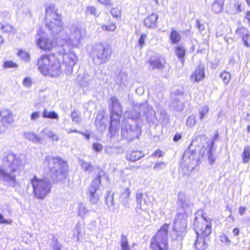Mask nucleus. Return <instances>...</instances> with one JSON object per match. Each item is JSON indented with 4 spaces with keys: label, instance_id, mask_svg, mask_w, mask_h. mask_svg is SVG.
<instances>
[{
    "label": "nucleus",
    "instance_id": "1",
    "mask_svg": "<svg viewBox=\"0 0 250 250\" xmlns=\"http://www.w3.org/2000/svg\"><path fill=\"white\" fill-rule=\"evenodd\" d=\"M46 23L49 33L58 40L64 41L74 48L82 45L83 40L86 36V30L80 25H72L69 28H64L60 15L55 9L54 4L46 6Z\"/></svg>",
    "mask_w": 250,
    "mask_h": 250
},
{
    "label": "nucleus",
    "instance_id": "2",
    "mask_svg": "<svg viewBox=\"0 0 250 250\" xmlns=\"http://www.w3.org/2000/svg\"><path fill=\"white\" fill-rule=\"evenodd\" d=\"M179 213L176 215L173 229L182 234L187 227L186 218L192 212L193 204L189 199L182 192L178 194L177 202Z\"/></svg>",
    "mask_w": 250,
    "mask_h": 250
},
{
    "label": "nucleus",
    "instance_id": "3",
    "mask_svg": "<svg viewBox=\"0 0 250 250\" xmlns=\"http://www.w3.org/2000/svg\"><path fill=\"white\" fill-rule=\"evenodd\" d=\"M37 66L44 76L57 77L62 73L60 62L54 54L42 55L38 60Z\"/></svg>",
    "mask_w": 250,
    "mask_h": 250
},
{
    "label": "nucleus",
    "instance_id": "4",
    "mask_svg": "<svg viewBox=\"0 0 250 250\" xmlns=\"http://www.w3.org/2000/svg\"><path fill=\"white\" fill-rule=\"evenodd\" d=\"M44 165L51 171L52 179L61 181L65 178L68 167L66 162L61 158L48 156Z\"/></svg>",
    "mask_w": 250,
    "mask_h": 250
},
{
    "label": "nucleus",
    "instance_id": "5",
    "mask_svg": "<svg viewBox=\"0 0 250 250\" xmlns=\"http://www.w3.org/2000/svg\"><path fill=\"white\" fill-rule=\"evenodd\" d=\"M34 197L38 200H43L49 194L52 188L51 181L46 178L40 179L34 176L30 180Z\"/></svg>",
    "mask_w": 250,
    "mask_h": 250
},
{
    "label": "nucleus",
    "instance_id": "6",
    "mask_svg": "<svg viewBox=\"0 0 250 250\" xmlns=\"http://www.w3.org/2000/svg\"><path fill=\"white\" fill-rule=\"evenodd\" d=\"M112 109L111 111V119L109 126L110 138L117 136L119 130L120 117L122 114V106L118 99L115 97L110 99Z\"/></svg>",
    "mask_w": 250,
    "mask_h": 250
},
{
    "label": "nucleus",
    "instance_id": "7",
    "mask_svg": "<svg viewBox=\"0 0 250 250\" xmlns=\"http://www.w3.org/2000/svg\"><path fill=\"white\" fill-rule=\"evenodd\" d=\"M26 164V159L24 155H20L16 156L13 167L12 170L4 167L0 165V180L10 182L11 183H16V175L15 172L20 167H23Z\"/></svg>",
    "mask_w": 250,
    "mask_h": 250
},
{
    "label": "nucleus",
    "instance_id": "8",
    "mask_svg": "<svg viewBox=\"0 0 250 250\" xmlns=\"http://www.w3.org/2000/svg\"><path fill=\"white\" fill-rule=\"evenodd\" d=\"M169 225H163L152 239L150 246L153 250H167V232Z\"/></svg>",
    "mask_w": 250,
    "mask_h": 250
},
{
    "label": "nucleus",
    "instance_id": "9",
    "mask_svg": "<svg viewBox=\"0 0 250 250\" xmlns=\"http://www.w3.org/2000/svg\"><path fill=\"white\" fill-rule=\"evenodd\" d=\"M196 142L200 143V144L198 145V149L199 150V153L202 156L207 155L210 164H213L215 161V159L212 156L214 141L204 135L197 136L195 140L192 141V144H194Z\"/></svg>",
    "mask_w": 250,
    "mask_h": 250
},
{
    "label": "nucleus",
    "instance_id": "10",
    "mask_svg": "<svg viewBox=\"0 0 250 250\" xmlns=\"http://www.w3.org/2000/svg\"><path fill=\"white\" fill-rule=\"evenodd\" d=\"M71 45L64 42L59 50L60 54L63 56V64L66 67V71L71 74L73 71V66L77 63L78 58L74 52L70 49ZM71 47H72L71 46Z\"/></svg>",
    "mask_w": 250,
    "mask_h": 250
},
{
    "label": "nucleus",
    "instance_id": "11",
    "mask_svg": "<svg viewBox=\"0 0 250 250\" xmlns=\"http://www.w3.org/2000/svg\"><path fill=\"white\" fill-rule=\"evenodd\" d=\"M111 50L107 46L98 44L93 46L91 55L94 62L97 64L105 63L109 59Z\"/></svg>",
    "mask_w": 250,
    "mask_h": 250
},
{
    "label": "nucleus",
    "instance_id": "12",
    "mask_svg": "<svg viewBox=\"0 0 250 250\" xmlns=\"http://www.w3.org/2000/svg\"><path fill=\"white\" fill-rule=\"evenodd\" d=\"M193 225L196 235L209 237L211 233V222L209 218L203 215L199 220L196 217Z\"/></svg>",
    "mask_w": 250,
    "mask_h": 250
},
{
    "label": "nucleus",
    "instance_id": "13",
    "mask_svg": "<svg viewBox=\"0 0 250 250\" xmlns=\"http://www.w3.org/2000/svg\"><path fill=\"white\" fill-rule=\"evenodd\" d=\"M152 110V108L149 107L146 103L136 104L134 105L132 109L125 111L124 116V120H126L129 123L130 120L136 122L139 119L141 113L146 114L147 112Z\"/></svg>",
    "mask_w": 250,
    "mask_h": 250
},
{
    "label": "nucleus",
    "instance_id": "14",
    "mask_svg": "<svg viewBox=\"0 0 250 250\" xmlns=\"http://www.w3.org/2000/svg\"><path fill=\"white\" fill-rule=\"evenodd\" d=\"M141 134V128L138 125H131L126 120H123L121 126L122 137L129 141L138 138Z\"/></svg>",
    "mask_w": 250,
    "mask_h": 250
},
{
    "label": "nucleus",
    "instance_id": "15",
    "mask_svg": "<svg viewBox=\"0 0 250 250\" xmlns=\"http://www.w3.org/2000/svg\"><path fill=\"white\" fill-rule=\"evenodd\" d=\"M199 164V159L196 152L186 150L182 157V166L187 167L188 171H192Z\"/></svg>",
    "mask_w": 250,
    "mask_h": 250
},
{
    "label": "nucleus",
    "instance_id": "16",
    "mask_svg": "<svg viewBox=\"0 0 250 250\" xmlns=\"http://www.w3.org/2000/svg\"><path fill=\"white\" fill-rule=\"evenodd\" d=\"M36 44L42 50L50 51L54 47L55 42L49 40L47 34L41 29L36 36Z\"/></svg>",
    "mask_w": 250,
    "mask_h": 250
},
{
    "label": "nucleus",
    "instance_id": "17",
    "mask_svg": "<svg viewBox=\"0 0 250 250\" xmlns=\"http://www.w3.org/2000/svg\"><path fill=\"white\" fill-rule=\"evenodd\" d=\"M100 184L101 176L98 175L93 179L91 184L88 188L87 194L90 202L93 204H97L99 200L100 196L97 193V190L99 188Z\"/></svg>",
    "mask_w": 250,
    "mask_h": 250
},
{
    "label": "nucleus",
    "instance_id": "18",
    "mask_svg": "<svg viewBox=\"0 0 250 250\" xmlns=\"http://www.w3.org/2000/svg\"><path fill=\"white\" fill-rule=\"evenodd\" d=\"M14 121V114L10 109L5 107L0 110V122L3 127L8 128Z\"/></svg>",
    "mask_w": 250,
    "mask_h": 250
},
{
    "label": "nucleus",
    "instance_id": "19",
    "mask_svg": "<svg viewBox=\"0 0 250 250\" xmlns=\"http://www.w3.org/2000/svg\"><path fill=\"white\" fill-rule=\"evenodd\" d=\"M137 206L135 208L137 213L140 214L146 209L147 204L143 193H137L136 195Z\"/></svg>",
    "mask_w": 250,
    "mask_h": 250
},
{
    "label": "nucleus",
    "instance_id": "20",
    "mask_svg": "<svg viewBox=\"0 0 250 250\" xmlns=\"http://www.w3.org/2000/svg\"><path fill=\"white\" fill-rule=\"evenodd\" d=\"M165 62V59L158 55L151 56L149 60L150 64L153 69H162Z\"/></svg>",
    "mask_w": 250,
    "mask_h": 250
},
{
    "label": "nucleus",
    "instance_id": "21",
    "mask_svg": "<svg viewBox=\"0 0 250 250\" xmlns=\"http://www.w3.org/2000/svg\"><path fill=\"white\" fill-rule=\"evenodd\" d=\"M197 239L194 242V246L198 250H204L208 247V243L209 241V237H203L196 235Z\"/></svg>",
    "mask_w": 250,
    "mask_h": 250
},
{
    "label": "nucleus",
    "instance_id": "22",
    "mask_svg": "<svg viewBox=\"0 0 250 250\" xmlns=\"http://www.w3.org/2000/svg\"><path fill=\"white\" fill-rule=\"evenodd\" d=\"M236 34L241 37L242 41L246 46H250V36L249 31L247 28L240 27L237 29Z\"/></svg>",
    "mask_w": 250,
    "mask_h": 250
},
{
    "label": "nucleus",
    "instance_id": "23",
    "mask_svg": "<svg viewBox=\"0 0 250 250\" xmlns=\"http://www.w3.org/2000/svg\"><path fill=\"white\" fill-rule=\"evenodd\" d=\"M204 69V66L201 64L199 65L197 69L195 70V71L191 75V80L196 82H199L201 81H202L205 76Z\"/></svg>",
    "mask_w": 250,
    "mask_h": 250
},
{
    "label": "nucleus",
    "instance_id": "24",
    "mask_svg": "<svg viewBox=\"0 0 250 250\" xmlns=\"http://www.w3.org/2000/svg\"><path fill=\"white\" fill-rule=\"evenodd\" d=\"M130 194L131 191L129 188H126L124 189L120 195V202L125 208L128 207L129 205V200Z\"/></svg>",
    "mask_w": 250,
    "mask_h": 250
},
{
    "label": "nucleus",
    "instance_id": "25",
    "mask_svg": "<svg viewBox=\"0 0 250 250\" xmlns=\"http://www.w3.org/2000/svg\"><path fill=\"white\" fill-rule=\"evenodd\" d=\"M116 83L119 84L122 88L127 87L129 85L127 75L125 73H121L116 79Z\"/></svg>",
    "mask_w": 250,
    "mask_h": 250
},
{
    "label": "nucleus",
    "instance_id": "26",
    "mask_svg": "<svg viewBox=\"0 0 250 250\" xmlns=\"http://www.w3.org/2000/svg\"><path fill=\"white\" fill-rule=\"evenodd\" d=\"M158 18V16L157 14L152 13L144 20V23L148 28H155L156 26Z\"/></svg>",
    "mask_w": 250,
    "mask_h": 250
},
{
    "label": "nucleus",
    "instance_id": "27",
    "mask_svg": "<svg viewBox=\"0 0 250 250\" xmlns=\"http://www.w3.org/2000/svg\"><path fill=\"white\" fill-rule=\"evenodd\" d=\"M144 156L141 151L133 150L127 152L126 158L131 162H135Z\"/></svg>",
    "mask_w": 250,
    "mask_h": 250
},
{
    "label": "nucleus",
    "instance_id": "28",
    "mask_svg": "<svg viewBox=\"0 0 250 250\" xmlns=\"http://www.w3.org/2000/svg\"><path fill=\"white\" fill-rule=\"evenodd\" d=\"M113 195V193L111 192H108L106 193V197H105V203L108 208L111 210H114L115 208Z\"/></svg>",
    "mask_w": 250,
    "mask_h": 250
},
{
    "label": "nucleus",
    "instance_id": "29",
    "mask_svg": "<svg viewBox=\"0 0 250 250\" xmlns=\"http://www.w3.org/2000/svg\"><path fill=\"white\" fill-rule=\"evenodd\" d=\"M24 138L32 142L37 144L40 142L41 138L33 132H26L24 134Z\"/></svg>",
    "mask_w": 250,
    "mask_h": 250
},
{
    "label": "nucleus",
    "instance_id": "30",
    "mask_svg": "<svg viewBox=\"0 0 250 250\" xmlns=\"http://www.w3.org/2000/svg\"><path fill=\"white\" fill-rule=\"evenodd\" d=\"M42 133L48 138L51 139L53 141H58L59 139L58 136L48 127L44 128L42 131Z\"/></svg>",
    "mask_w": 250,
    "mask_h": 250
},
{
    "label": "nucleus",
    "instance_id": "31",
    "mask_svg": "<svg viewBox=\"0 0 250 250\" xmlns=\"http://www.w3.org/2000/svg\"><path fill=\"white\" fill-rule=\"evenodd\" d=\"M103 117L102 115H98L95 122L97 129L100 131L104 130L106 127V125L103 121Z\"/></svg>",
    "mask_w": 250,
    "mask_h": 250
},
{
    "label": "nucleus",
    "instance_id": "32",
    "mask_svg": "<svg viewBox=\"0 0 250 250\" xmlns=\"http://www.w3.org/2000/svg\"><path fill=\"white\" fill-rule=\"evenodd\" d=\"M224 0H215L212 4V10L216 13L221 12L224 5Z\"/></svg>",
    "mask_w": 250,
    "mask_h": 250
},
{
    "label": "nucleus",
    "instance_id": "33",
    "mask_svg": "<svg viewBox=\"0 0 250 250\" xmlns=\"http://www.w3.org/2000/svg\"><path fill=\"white\" fill-rule=\"evenodd\" d=\"M79 164L81 168L85 172L90 173L93 170V167L89 162H87L83 160H80Z\"/></svg>",
    "mask_w": 250,
    "mask_h": 250
},
{
    "label": "nucleus",
    "instance_id": "34",
    "mask_svg": "<svg viewBox=\"0 0 250 250\" xmlns=\"http://www.w3.org/2000/svg\"><path fill=\"white\" fill-rule=\"evenodd\" d=\"M42 117L43 118L58 120L59 118V116L58 114L54 111H52L48 110L47 109H44L42 113Z\"/></svg>",
    "mask_w": 250,
    "mask_h": 250
},
{
    "label": "nucleus",
    "instance_id": "35",
    "mask_svg": "<svg viewBox=\"0 0 250 250\" xmlns=\"http://www.w3.org/2000/svg\"><path fill=\"white\" fill-rule=\"evenodd\" d=\"M243 162L244 163H248L250 160V146H246L244 147L243 152L242 154Z\"/></svg>",
    "mask_w": 250,
    "mask_h": 250
},
{
    "label": "nucleus",
    "instance_id": "36",
    "mask_svg": "<svg viewBox=\"0 0 250 250\" xmlns=\"http://www.w3.org/2000/svg\"><path fill=\"white\" fill-rule=\"evenodd\" d=\"M17 55L23 61L25 62L30 61V55L26 51L22 49H19Z\"/></svg>",
    "mask_w": 250,
    "mask_h": 250
},
{
    "label": "nucleus",
    "instance_id": "37",
    "mask_svg": "<svg viewBox=\"0 0 250 250\" xmlns=\"http://www.w3.org/2000/svg\"><path fill=\"white\" fill-rule=\"evenodd\" d=\"M170 39L172 44H176L180 41L181 36L177 31L173 30L170 33Z\"/></svg>",
    "mask_w": 250,
    "mask_h": 250
},
{
    "label": "nucleus",
    "instance_id": "38",
    "mask_svg": "<svg viewBox=\"0 0 250 250\" xmlns=\"http://www.w3.org/2000/svg\"><path fill=\"white\" fill-rule=\"evenodd\" d=\"M186 52L185 48L181 46H178L176 48L175 53L177 57L181 59V62L183 63V58L185 56Z\"/></svg>",
    "mask_w": 250,
    "mask_h": 250
},
{
    "label": "nucleus",
    "instance_id": "39",
    "mask_svg": "<svg viewBox=\"0 0 250 250\" xmlns=\"http://www.w3.org/2000/svg\"><path fill=\"white\" fill-rule=\"evenodd\" d=\"M220 77L222 80L224 84L227 85L229 83L231 76L230 73L225 71L220 74Z\"/></svg>",
    "mask_w": 250,
    "mask_h": 250
},
{
    "label": "nucleus",
    "instance_id": "40",
    "mask_svg": "<svg viewBox=\"0 0 250 250\" xmlns=\"http://www.w3.org/2000/svg\"><path fill=\"white\" fill-rule=\"evenodd\" d=\"M16 156L11 152H7L6 154V161L9 164H11V165L9 167V171H11L12 170V167H13L14 163L16 159Z\"/></svg>",
    "mask_w": 250,
    "mask_h": 250
},
{
    "label": "nucleus",
    "instance_id": "41",
    "mask_svg": "<svg viewBox=\"0 0 250 250\" xmlns=\"http://www.w3.org/2000/svg\"><path fill=\"white\" fill-rule=\"evenodd\" d=\"M0 29L4 32L14 33L15 31L13 27L8 23L2 24L0 22Z\"/></svg>",
    "mask_w": 250,
    "mask_h": 250
},
{
    "label": "nucleus",
    "instance_id": "42",
    "mask_svg": "<svg viewBox=\"0 0 250 250\" xmlns=\"http://www.w3.org/2000/svg\"><path fill=\"white\" fill-rule=\"evenodd\" d=\"M88 212V209L82 203L79 204L78 212L80 216L84 217L85 215Z\"/></svg>",
    "mask_w": 250,
    "mask_h": 250
},
{
    "label": "nucleus",
    "instance_id": "43",
    "mask_svg": "<svg viewBox=\"0 0 250 250\" xmlns=\"http://www.w3.org/2000/svg\"><path fill=\"white\" fill-rule=\"evenodd\" d=\"M121 246L122 250H130L127 238L124 235L121 236Z\"/></svg>",
    "mask_w": 250,
    "mask_h": 250
},
{
    "label": "nucleus",
    "instance_id": "44",
    "mask_svg": "<svg viewBox=\"0 0 250 250\" xmlns=\"http://www.w3.org/2000/svg\"><path fill=\"white\" fill-rule=\"evenodd\" d=\"M72 120L77 124H80L81 122V119L80 116V113L76 110H74L71 114Z\"/></svg>",
    "mask_w": 250,
    "mask_h": 250
},
{
    "label": "nucleus",
    "instance_id": "45",
    "mask_svg": "<svg viewBox=\"0 0 250 250\" xmlns=\"http://www.w3.org/2000/svg\"><path fill=\"white\" fill-rule=\"evenodd\" d=\"M209 110V108L207 105L202 106L199 111V118L200 120H202L205 116L207 114Z\"/></svg>",
    "mask_w": 250,
    "mask_h": 250
},
{
    "label": "nucleus",
    "instance_id": "46",
    "mask_svg": "<svg viewBox=\"0 0 250 250\" xmlns=\"http://www.w3.org/2000/svg\"><path fill=\"white\" fill-rule=\"evenodd\" d=\"M2 67L4 69L13 68L17 67L18 65L12 61H7L3 62Z\"/></svg>",
    "mask_w": 250,
    "mask_h": 250
},
{
    "label": "nucleus",
    "instance_id": "47",
    "mask_svg": "<svg viewBox=\"0 0 250 250\" xmlns=\"http://www.w3.org/2000/svg\"><path fill=\"white\" fill-rule=\"evenodd\" d=\"M167 166V163L163 162H157L155 163L154 169L157 171H160L164 169Z\"/></svg>",
    "mask_w": 250,
    "mask_h": 250
},
{
    "label": "nucleus",
    "instance_id": "48",
    "mask_svg": "<svg viewBox=\"0 0 250 250\" xmlns=\"http://www.w3.org/2000/svg\"><path fill=\"white\" fill-rule=\"evenodd\" d=\"M22 237L23 241H24L25 243L28 244L32 241L33 239V235L30 233L24 232L23 233Z\"/></svg>",
    "mask_w": 250,
    "mask_h": 250
},
{
    "label": "nucleus",
    "instance_id": "49",
    "mask_svg": "<svg viewBox=\"0 0 250 250\" xmlns=\"http://www.w3.org/2000/svg\"><path fill=\"white\" fill-rule=\"evenodd\" d=\"M196 124V119L194 115L189 116L187 120V125L190 127H192Z\"/></svg>",
    "mask_w": 250,
    "mask_h": 250
},
{
    "label": "nucleus",
    "instance_id": "50",
    "mask_svg": "<svg viewBox=\"0 0 250 250\" xmlns=\"http://www.w3.org/2000/svg\"><path fill=\"white\" fill-rule=\"evenodd\" d=\"M92 148L95 152L98 153L102 151L103 149V146L100 143H95L92 144Z\"/></svg>",
    "mask_w": 250,
    "mask_h": 250
},
{
    "label": "nucleus",
    "instance_id": "51",
    "mask_svg": "<svg viewBox=\"0 0 250 250\" xmlns=\"http://www.w3.org/2000/svg\"><path fill=\"white\" fill-rule=\"evenodd\" d=\"M116 28V25L114 23H111L106 25H103L102 29L104 31H114Z\"/></svg>",
    "mask_w": 250,
    "mask_h": 250
},
{
    "label": "nucleus",
    "instance_id": "52",
    "mask_svg": "<svg viewBox=\"0 0 250 250\" xmlns=\"http://www.w3.org/2000/svg\"><path fill=\"white\" fill-rule=\"evenodd\" d=\"M12 222V220L11 219H5L3 216L0 214V224H11Z\"/></svg>",
    "mask_w": 250,
    "mask_h": 250
},
{
    "label": "nucleus",
    "instance_id": "53",
    "mask_svg": "<svg viewBox=\"0 0 250 250\" xmlns=\"http://www.w3.org/2000/svg\"><path fill=\"white\" fill-rule=\"evenodd\" d=\"M111 14L114 17H118L120 15V10L116 8H113L111 10Z\"/></svg>",
    "mask_w": 250,
    "mask_h": 250
},
{
    "label": "nucleus",
    "instance_id": "54",
    "mask_svg": "<svg viewBox=\"0 0 250 250\" xmlns=\"http://www.w3.org/2000/svg\"><path fill=\"white\" fill-rule=\"evenodd\" d=\"M146 34H143L140 36V37L138 41V42H139V44L141 46V47H142L144 45L145 41L146 40Z\"/></svg>",
    "mask_w": 250,
    "mask_h": 250
},
{
    "label": "nucleus",
    "instance_id": "55",
    "mask_svg": "<svg viewBox=\"0 0 250 250\" xmlns=\"http://www.w3.org/2000/svg\"><path fill=\"white\" fill-rule=\"evenodd\" d=\"M86 11L88 13H90L91 15L94 16L96 15V8L94 6H89L87 7Z\"/></svg>",
    "mask_w": 250,
    "mask_h": 250
},
{
    "label": "nucleus",
    "instance_id": "56",
    "mask_svg": "<svg viewBox=\"0 0 250 250\" xmlns=\"http://www.w3.org/2000/svg\"><path fill=\"white\" fill-rule=\"evenodd\" d=\"M31 80L29 78H25L23 79L22 84L25 87H30L31 85Z\"/></svg>",
    "mask_w": 250,
    "mask_h": 250
},
{
    "label": "nucleus",
    "instance_id": "57",
    "mask_svg": "<svg viewBox=\"0 0 250 250\" xmlns=\"http://www.w3.org/2000/svg\"><path fill=\"white\" fill-rule=\"evenodd\" d=\"M163 155V152L161 150L158 149L154 152L152 154V157L154 158H160Z\"/></svg>",
    "mask_w": 250,
    "mask_h": 250
},
{
    "label": "nucleus",
    "instance_id": "58",
    "mask_svg": "<svg viewBox=\"0 0 250 250\" xmlns=\"http://www.w3.org/2000/svg\"><path fill=\"white\" fill-rule=\"evenodd\" d=\"M52 248L53 250H61L62 245L58 243L57 240H55L52 245Z\"/></svg>",
    "mask_w": 250,
    "mask_h": 250
},
{
    "label": "nucleus",
    "instance_id": "59",
    "mask_svg": "<svg viewBox=\"0 0 250 250\" xmlns=\"http://www.w3.org/2000/svg\"><path fill=\"white\" fill-rule=\"evenodd\" d=\"M22 11L25 15H30V10L29 8H28L26 7H21V9H20L18 11L19 12H20L21 11Z\"/></svg>",
    "mask_w": 250,
    "mask_h": 250
},
{
    "label": "nucleus",
    "instance_id": "60",
    "mask_svg": "<svg viewBox=\"0 0 250 250\" xmlns=\"http://www.w3.org/2000/svg\"><path fill=\"white\" fill-rule=\"evenodd\" d=\"M220 240L222 242H226L228 244L230 243V241L228 238V237L225 234H222L220 237Z\"/></svg>",
    "mask_w": 250,
    "mask_h": 250
},
{
    "label": "nucleus",
    "instance_id": "61",
    "mask_svg": "<svg viewBox=\"0 0 250 250\" xmlns=\"http://www.w3.org/2000/svg\"><path fill=\"white\" fill-rule=\"evenodd\" d=\"M40 117V113L39 112H34L31 114V119L35 121L38 119Z\"/></svg>",
    "mask_w": 250,
    "mask_h": 250
},
{
    "label": "nucleus",
    "instance_id": "62",
    "mask_svg": "<svg viewBox=\"0 0 250 250\" xmlns=\"http://www.w3.org/2000/svg\"><path fill=\"white\" fill-rule=\"evenodd\" d=\"M196 24H197V27H198V28L199 31L202 32V31L204 30V29H205L204 27L200 23L199 20H197V21H196Z\"/></svg>",
    "mask_w": 250,
    "mask_h": 250
},
{
    "label": "nucleus",
    "instance_id": "63",
    "mask_svg": "<svg viewBox=\"0 0 250 250\" xmlns=\"http://www.w3.org/2000/svg\"><path fill=\"white\" fill-rule=\"evenodd\" d=\"M181 137H182V136L180 134L176 133L174 135L173 139L174 141L177 142L181 139Z\"/></svg>",
    "mask_w": 250,
    "mask_h": 250
},
{
    "label": "nucleus",
    "instance_id": "64",
    "mask_svg": "<svg viewBox=\"0 0 250 250\" xmlns=\"http://www.w3.org/2000/svg\"><path fill=\"white\" fill-rule=\"evenodd\" d=\"M246 208L244 207H240L239 208V211L241 215H243L245 213Z\"/></svg>",
    "mask_w": 250,
    "mask_h": 250
}]
</instances>
